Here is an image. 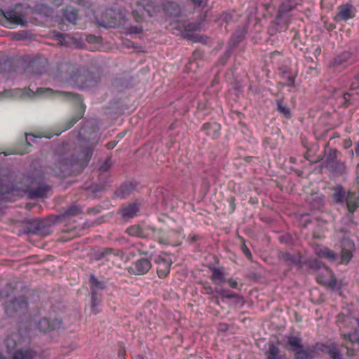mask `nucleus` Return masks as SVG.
Wrapping results in <instances>:
<instances>
[{
    "label": "nucleus",
    "mask_w": 359,
    "mask_h": 359,
    "mask_svg": "<svg viewBox=\"0 0 359 359\" xmlns=\"http://www.w3.org/2000/svg\"><path fill=\"white\" fill-rule=\"evenodd\" d=\"M97 144L99 140L93 139L81 149L58 154L53 167L55 174L67 177L74 172H79L87 165Z\"/></svg>",
    "instance_id": "obj_1"
},
{
    "label": "nucleus",
    "mask_w": 359,
    "mask_h": 359,
    "mask_svg": "<svg viewBox=\"0 0 359 359\" xmlns=\"http://www.w3.org/2000/svg\"><path fill=\"white\" fill-rule=\"evenodd\" d=\"M36 95L50 97H58L63 100H73L81 109V113L76 116H73L65 123L62 131H65L71 128L83 116L85 111V107L80 95L67 91L53 90L49 88H38L36 91Z\"/></svg>",
    "instance_id": "obj_2"
},
{
    "label": "nucleus",
    "mask_w": 359,
    "mask_h": 359,
    "mask_svg": "<svg viewBox=\"0 0 359 359\" xmlns=\"http://www.w3.org/2000/svg\"><path fill=\"white\" fill-rule=\"evenodd\" d=\"M2 18L1 23L6 27L11 28V25L27 27V17L32 13V8L27 4H18L13 8L7 11L1 10Z\"/></svg>",
    "instance_id": "obj_3"
},
{
    "label": "nucleus",
    "mask_w": 359,
    "mask_h": 359,
    "mask_svg": "<svg viewBox=\"0 0 359 359\" xmlns=\"http://www.w3.org/2000/svg\"><path fill=\"white\" fill-rule=\"evenodd\" d=\"M138 5L149 17L157 15L163 10L170 15H177L180 12L177 5L171 2L165 4L162 0H140Z\"/></svg>",
    "instance_id": "obj_4"
},
{
    "label": "nucleus",
    "mask_w": 359,
    "mask_h": 359,
    "mask_svg": "<svg viewBox=\"0 0 359 359\" xmlns=\"http://www.w3.org/2000/svg\"><path fill=\"white\" fill-rule=\"evenodd\" d=\"M79 72V66L75 65L64 62L60 64L56 70L54 72V79L62 83H67L71 86H74L72 79L74 77H80Z\"/></svg>",
    "instance_id": "obj_5"
},
{
    "label": "nucleus",
    "mask_w": 359,
    "mask_h": 359,
    "mask_svg": "<svg viewBox=\"0 0 359 359\" xmlns=\"http://www.w3.org/2000/svg\"><path fill=\"white\" fill-rule=\"evenodd\" d=\"M90 289V308L94 314L97 313V307L102 302L101 292L105 288L104 282L99 280L94 275H90L89 278Z\"/></svg>",
    "instance_id": "obj_6"
},
{
    "label": "nucleus",
    "mask_w": 359,
    "mask_h": 359,
    "mask_svg": "<svg viewBox=\"0 0 359 359\" xmlns=\"http://www.w3.org/2000/svg\"><path fill=\"white\" fill-rule=\"evenodd\" d=\"M78 74L80 77H74L72 81L75 83V86L79 88L92 87L97 82L96 77L85 67H79Z\"/></svg>",
    "instance_id": "obj_7"
},
{
    "label": "nucleus",
    "mask_w": 359,
    "mask_h": 359,
    "mask_svg": "<svg viewBox=\"0 0 359 359\" xmlns=\"http://www.w3.org/2000/svg\"><path fill=\"white\" fill-rule=\"evenodd\" d=\"M154 262L157 265L156 271L159 278H164L170 273L172 260L169 255L161 252L154 257Z\"/></svg>",
    "instance_id": "obj_8"
},
{
    "label": "nucleus",
    "mask_w": 359,
    "mask_h": 359,
    "mask_svg": "<svg viewBox=\"0 0 359 359\" xmlns=\"http://www.w3.org/2000/svg\"><path fill=\"white\" fill-rule=\"evenodd\" d=\"M126 231L128 235L132 236L141 238H150L154 236L156 229L145 223H141L129 226Z\"/></svg>",
    "instance_id": "obj_9"
},
{
    "label": "nucleus",
    "mask_w": 359,
    "mask_h": 359,
    "mask_svg": "<svg viewBox=\"0 0 359 359\" xmlns=\"http://www.w3.org/2000/svg\"><path fill=\"white\" fill-rule=\"evenodd\" d=\"M317 282L324 286L331 289H334L337 286V280L332 271L327 266H323L322 271L317 274Z\"/></svg>",
    "instance_id": "obj_10"
},
{
    "label": "nucleus",
    "mask_w": 359,
    "mask_h": 359,
    "mask_svg": "<svg viewBox=\"0 0 359 359\" xmlns=\"http://www.w3.org/2000/svg\"><path fill=\"white\" fill-rule=\"evenodd\" d=\"M27 307V302L22 297L15 298L13 301L6 302L5 304V311L9 316H12L18 312L25 311Z\"/></svg>",
    "instance_id": "obj_11"
},
{
    "label": "nucleus",
    "mask_w": 359,
    "mask_h": 359,
    "mask_svg": "<svg viewBox=\"0 0 359 359\" xmlns=\"http://www.w3.org/2000/svg\"><path fill=\"white\" fill-rule=\"evenodd\" d=\"M151 267V261L147 258H140L135 261L129 266L128 271L134 275L146 274Z\"/></svg>",
    "instance_id": "obj_12"
},
{
    "label": "nucleus",
    "mask_w": 359,
    "mask_h": 359,
    "mask_svg": "<svg viewBox=\"0 0 359 359\" xmlns=\"http://www.w3.org/2000/svg\"><path fill=\"white\" fill-rule=\"evenodd\" d=\"M325 167L329 168L331 171L337 173H342L344 170V163H340L337 160V151H330L325 160L323 162Z\"/></svg>",
    "instance_id": "obj_13"
},
{
    "label": "nucleus",
    "mask_w": 359,
    "mask_h": 359,
    "mask_svg": "<svg viewBox=\"0 0 359 359\" xmlns=\"http://www.w3.org/2000/svg\"><path fill=\"white\" fill-rule=\"evenodd\" d=\"M61 326L62 320L57 318H43L38 323L39 329L43 332L59 329Z\"/></svg>",
    "instance_id": "obj_14"
},
{
    "label": "nucleus",
    "mask_w": 359,
    "mask_h": 359,
    "mask_svg": "<svg viewBox=\"0 0 359 359\" xmlns=\"http://www.w3.org/2000/svg\"><path fill=\"white\" fill-rule=\"evenodd\" d=\"M338 13L334 19L336 21H346L355 17V9L351 4H343L337 8Z\"/></svg>",
    "instance_id": "obj_15"
},
{
    "label": "nucleus",
    "mask_w": 359,
    "mask_h": 359,
    "mask_svg": "<svg viewBox=\"0 0 359 359\" xmlns=\"http://www.w3.org/2000/svg\"><path fill=\"white\" fill-rule=\"evenodd\" d=\"M140 211V205L137 203H130L121 206L119 213L125 219H131L137 216Z\"/></svg>",
    "instance_id": "obj_16"
},
{
    "label": "nucleus",
    "mask_w": 359,
    "mask_h": 359,
    "mask_svg": "<svg viewBox=\"0 0 359 359\" xmlns=\"http://www.w3.org/2000/svg\"><path fill=\"white\" fill-rule=\"evenodd\" d=\"M352 53L348 51H344L337 55L332 60L331 65L333 67H345L355 62Z\"/></svg>",
    "instance_id": "obj_17"
},
{
    "label": "nucleus",
    "mask_w": 359,
    "mask_h": 359,
    "mask_svg": "<svg viewBox=\"0 0 359 359\" xmlns=\"http://www.w3.org/2000/svg\"><path fill=\"white\" fill-rule=\"evenodd\" d=\"M302 0H284L278 9V15L280 17L288 13L302 4Z\"/></svg>",
    "instance_id": "obj_18"
},
{
    "label": "nucleus",
    "mask_w": 359,
    "mask_h": 359,
    "mask_svg": "<svg viewBox=\"0 0 359 359\" xmlns=\"http://www.w3.org/2000/svg\"><path fill=\"white\" fill-rule=\"evenodd\" d=\"M345 201L349 213L353 215L359 207V196H357L355 193L349 191L347 194Z\"/></svg>",
    "instance_id": "obj_19"
},
{
    "label": "nucleus",
    "mask_w": 359,
    "mask_h": 359,
    "mask_svg": "<svg viewBox=\"0 0 359 359\" xmlns=\"http://www.w3.org/2000/svg\"><path fill=\"white\" fill-rule=\"evenodd\" d=\"M315 252L320 258H325L329 261H334L337 257V254L327 247L318 246L315 249Z\"/></svg>",
    "instance_id": "obj_20"
},
{
    "label": "nucleus",
    "mask_w": 359,
    "mask_h": 359,
    "mask_svg": "<svg viewBox=\"0 0 359 359\" xmlns=\"http://www.w3.org/2000/svg\"><path fill=\"white\" fill-rule=\"evenodd\" d=\"M278 256L283 262L290 266L297 265L300 262V257L297 254H292L287 252H280Z\"/></svg>",
    "instance_id": "obj_21"
},
{
    "label": "nucleus",
    "mask_w": 359,
    "mask_h": 359,
    "mask_svg": "<svg viewBox=\"0 0 359 359\" xmlns=\"http://www.w3.org/2000/svg\"><path fill=\"white\" fill-rule=\"evenodd\" d=\"M220 126L216 123H205L203 126V130L205 134L212 139H216L219 136Z\"/></svg>",
    "instance_id": "obj_22"
},
{
    "label": "nucleus",
    "mask_w": 359,
    "mask_h": 359,
    "mask_svg": "<svg viewBox=\"0 0 359 359\" xmlns=\"http://www.w3.org/2000/svg\"><path fill=\"white\" fill-rule=\"evenodd\" d=\"M36 352L30 348L16 350L12 355V359H32Z\"/></svg>",
    "instance_id": "obj_23"
},
{
    "label": "nucleus",
    "mask_w": 359,
    "mask_h": 359,
    "mask_svg": "<svg viewBox=\"0 0 359 359\" xmlns=\"http://www.w3.org/2000/svg\"><path fill=\"white\" fill-rule=\"evenodd\" d=\"M211 271L212 274L210 278L215 285H219L221 283L226 282L224 272L222 269L214 267Z\"/></svg>",
    "instance_id": "obj_24"
},
{
    "label": "nucleus",
    "mask_w": 359,
    "mask_h": 359,
    "mask_svg": "<svg viewBox=\"0 0 359 359\" xmlns=\"http://www.w3.org/2000/svg\"><path fill=\"white\" fill-rule=\"evenodd\" d=\"M48 190V188L46 185L40 184L36 188H30L29 189V194L32 198H42L46 195Z\"/></svg>",
    "instance_id": "obj_25"
},
{
    "label": "nucleus",
    "mask_w": 359,
    "mask_h": 359,
    "mask_svg": "<svg viewBox=\"0 0 359 359\" xmlns=\"http://www.w3.org/2000/svg\"><path fill=\"white\" fill-rule=\"evenodd\" d=\"M135 188V185L131 182L124 183L117 190L116 195L121 198H126L130 194Z\"/></svg>",
    "instance_id": "obj_26"
},
{
    "label": "nucleus",
    "mask_w": 359,
    "mask_h": 359,
    "mask_svg": "<svg viewBox=\"0 0 359 359\" xmlns=\"http://www.w3.org/2000/svg\"><path fill=\"white\" fill-rule=\"evenodd\" d=\"M34 12L41 17H50L53 13V10L46 4H36L32 13Z\"/></svg>",
    "instance_id": "obj_27"
},
{
    "label": "nucleus",
    "mask_w": 359,
    "mask_h": 359,
    "mask_svg": "<svg viewBox=\"0 0 359 359\" xmlns=\"http://www.w3.org/2000/svg\"><path fill=\"white\" fill-rule=\"evenodd\" d=\"M64 17L69 22L76 24V22L78 20V12L74 8L67 7L64 11Z\"/></svg>",
    "instance_id": "obj_28"
},
{
    "label": "nucleus",
    "mask_w": 359,
    "mask_h": 359,
    "mask_svg": "<svg viewBox=\"0 0 359 359\" xmlns=\"http://www.w3.org/2000/svg\"><path fill=\"white\" fill-rule=\"evenodd\" d=\"M277 111L283 114L285 118H289L291 116L290 108L284 104L282 100H277Z\"/></svg>",
    "instance_id": "obj_29"
},
{
    "label": "nucleus",
    "mask_w": 359,
    "mask_h": 359,
    "mask_svg": "<svg viewBox=\"0 0 359 359\" xmlns=\"http://www.w3.org/2000/svg\"><path fill=\"white\" fill-rule=\"evenodd\" d=\"M333 200L337 203H343L345 200V192L342 187H338L334 189L332 196Z\"/></svg>",
    "instance_id": "obj_30"
},
{
    "label": "nucleus",
    "mask_w": 359,
    "mask_h": 359,
    "mask_svg": "<svg viewBox=\"0 0 359 359\" xmlns=\"http://www.w3.org/2000/svg\"><path fill=\"white\" fill-rule=\"evenodd\" d=\"M215 292L219 294L222 298H226L229 299H233L238 297V295L235 292L230 291L229 290H226L223 288H215Z\"/></svg>",
    "instance_id": "obj_31"
},
{
    "label": "nucleus",
    "mask_w": 359,
    "mask_h": 359,
    "mask_svg": "<svg viewBox=\"0 0 359 359\" xmlns=\"http://www.w3.org/2000/svg\"><path fill=\"white\" fill-rule=\"evenodd\" d=\"M287 344L290 345V348L293 352L299 350L303 346L301 339L297 337H289Z\"/></svg>",
    "instance_id": "obj_32"
},
{
    "label": "nucleus",
    "mask_w": 359,
    "mask_h": 359,
    "mask_svg": "<svg viewBox=\"0 0 359 359\" xmlns=\"http://www.w3.org/2000/svg\"><path fill=\"white\" fill-rule=\"evenodd\" d=\"M297 359H311V353L309 349H304L303 346L294 352Z\"/></svg>",
    "instance_id": "obj_33"
},
{
    "label": "nucleus",
    "mask_w": 359,
    "mask_h": 359,
    "mask_svg": "<svg viewBox=\"0 0 359 359\" xmlns=\"http://www.w3.org/2000/svg\"><path fill=\"white\" fill-rule=\"evenodd\" d=\"M267 359H281L278 348L273 344L269 346L267 353Z\"/></svg>",
    "instance_id": "obj_34"
},
{
    "label": "nucleus",
    "mask_w": 359,
    "mask_h": 359,
    "mask_svg": "<svg viewBox=\"0 0 359 359\" xmlns=\"http://www.w3.org/2000/svg\"><path fill=\"white\" fill-rule=\"evenodd\" d=\"M327 352L332 359H342L340 351L334 344L329 346Z\"/></svg>",
    "instance_id": "obj_35"
},
{
    "label": "nucleus",
    "mask_w": 359,
    "mask_h": 359,
    "mask_svg": "<svg viewBox=\"0 0 359 359\" xmlns=\"http://www.w3.org/2000/svg\"><path fill=\"white\" fill-rule=\"evenodd\" d=\"M81 209L77 205L69 207L64 212L65 217H73L79 215L81 213Z\"/></svg>",
    "instance_id": "obj_36"
},
{
    "label": "nucleus",
    "mask_w": 359,
    "mask_h": 359,
    "mask_svg": "<svg viewBox=\"0 0 359 359\" xmlns=\"http://www.w3.org/2000/svg\"><path fill=\"white\" fill-rule=\"evenodd\" d=\"M12 191V187L6 184L3 179L0 178V196L6 198V195H8Z\"/></svg>",
    "instance_id": "obj_37"
},
{
    "label": "nucleus",
    "mask_w": 359,
    "mask_h": 359,
    "mask_svg": "<svg viewBox=\"0 0 359 359\" xmlns=\"http://www.w3.org/2000/svg\"><path fill=\"white\" fill-rule=\"evenodd\" d=\"M281 77L287 81L286 85L287 86H293L295 81V76L291 75L290 73L286 69H283L281 72Z\"/></svg>",
    "instance_id": "obj_38"
},
{
    "label": "nucleus",
    "mask_w": 359,
    "mask_h": 359,
    "mask_svg": "<svg viewBox=\"0 0 359 359\" xmlns=\"http://www.w3.org/2000/svg\"><path fill=\"white\" fill-rule=\"evenodd\" d=\"M307 266L313 270L314 271H319L323 269V266H325L320 261L317 259H311L306 262Z\"/></svg>",
    "instance_id": "obj_39"
},
{
    "label": "nucleus",
    "mask_w": 359,
    "mask_h": 359,
    "mask_svg": "<svg viewBox=\"0 0 359 359\" xmlns=\"http://www.w3.org/2000/svg\"><path fill=\"white\" fill-rule=\"evenodd\" d=\"M352 253L350 250L343 249L341 252V263L347 264L352 258Z\"/></svg>",
    "instance_id": "obj_40"
},
{
    "label": "nucleus",
    "mask_w": 359,
    "mask_h": 359,
    "mask_svg": "<svg viewBox=\"0 0 359 359\" xmlns=\"http://www.w3.org/2000/svg\"><path fill=\"white\" fill-rule=\"evenodd\" d=\"M201 292L205 294H212L215 292V289H213L209 283L205 282L203 283Z\"/></svg>",
    "instance_id": "obj_41"
},
{
    "label": "nucleus",
    "mask_w": 359,
    "mask_h": 359,
    "mask_svg": "<svg viewBox=\"0 0 359 359\" xmlns=\"http://www.w3.org/2000/svg\"><path fill=\"white\" fill-rule=\"evenodd\" d=\"M113 252L114 249L112 248H104L97 254V259H101L107 255L112 254Z\"/></svg>",
    "instance_id": "obj_42"
},
{
    "label": "nucleus",
    "mask_w": 359,
    "mask_h": 359,
    "mask_svg": "<svg viewBox=\"0 0 359 359\" xmlns=\"http://www.w3.org/2000/svg\"><path fill=\"white\" fill-rule=\"evenodd\" d=\"M111 166V161L110 158H107L104 162L100 165V170L102 172H107L109 170Z\"/></svg>",
    "instance_id": "obj_43"
},
{
    "label": "nucleus",
    "mask_w": 359,
    "mask_h": 359,
    "mask_svg": "<svg viewBox=\"0 0 359 359\" xmlns=\"http://www.w3.org/2000/svg\"><path fill=\"white\" fill-rule=\"evenodd\" d=\"M344 338L346 339L348 338V340L353 344L355 345V344H356L357 342L359 341V337L358 336L357 334L355 333H353V334H348V336L345 335L344 336Z\"/></svg>",
    "instance_id": "obj_44"
},
{
    "label": "nucleus",
    "mask_w": 359,
    "mask_h": 359,
    "mask_svg": "<svg viewBox=\"0 0 359 359\" xmlns=\"http://www.w3.org/2000/svg\"><path fill=\"white\" fill-rule=\"evenodd\" d=\"M142 29L139 26H130L127 29V32L128 34H139L142 32Z\"/></svg>",
    "instance_id": "obj_45"
},
{
    "label": "nucleus",
    "mask_w": 359,
    "mask_h": 359,
    "mask_svg": "<svg viewBox=\"0 0 359 359\" xmlns=\"http://www.w3.org/2000/svg\"><path fill=\"white\" fill-rule=\"evenodd\" d=\"M241 250L248 259H252V254L245 243H243V245H241Z\"/></svg>",
    "instance_id": "obj_46"
},
{
    "label": "nucleus",
    "mask_w": 359,
    "mask_h": 359,
    "mask_svg": "<svg viewBox=\"0 0 359 359\" xmlns=\"http://www.w3.org/2000/svg\"><path fill=\"white\" fill-rule=\"evenodd\" d=\"M11 288V285H8L6 286V290H2L0 291V298L8 297L9 296L8 290Z\"/></svg>",
    "instance_id": "obj_47"
},
{
    "label": "nucleus",
    "mask_w": 359,
    "mask_h": 359,
    "mask_svg": "<svg viewBox=\"0 0 359 359\" xmlns=\"http://www.w3.org/2000/svg\"><path fill=\"white\" fill-rule=\"evenodd\" d=\"M226 281L229 283V286L231 288H237L238 287V282L232 278H229L228 280H226Z\"/></svg>",
    "instance_id": "obj_48"
},
{
    "label": "nucleus",
    "mask_w": 359,
    "mask_h": 359,
    "mask_svg": "<svg viewBox=\"0 0 359 359\" xmlns=\"http://www.w3.org/2000/svg\"><path fill=\"white\" fill-rule=\"evenodd\" d=\"M133 15L137 22H140L142 20V16L139 14V12L137 10H134L133 11Z\"/></svg>",
    "instance_id": "obj_49"
},
{
    "label": "nucleus",
    "mask_w": 359,
    "mask_h": 359,
    "mask_svg": "<svg viewBox=\"0 0 359 359\" xmlns=\"http://www.w3.org/2000/svg\"><path fill=\"white\" fill-rule=\"evenodd\" d=\"M228 201L229 202V204H230L231 212H233L236 208L235 198L230 197L228 198Z\"/></svg>",
    "instance_id": "obj_50"
},
{
    "label": "nucleus",
    "mask_w": 359,
    "mask_h": 359,
    "mask_svg": "<svg viewBox=\"0 0 359 359\" xmlns=\"http://www.w3.org/2000/svg\"><path fill=\"white\" fill-rule=\"evenodd\" d=\"M352 142L350 139H346L343 142V146L344 149H348L351 147Z\"/></svg>",
    "instance_id": "obj_51"
},
{
    "label": "nucleus",
    "mask_w": 359,
    "mask_h": 359,
    "mask_svg": "<svg viewBox=\"0 0 359 359\" xmlns=\"http://www.w3.org/2000/svg\"><path fill=\"white\" fill-rule=\"evenodd\" d=\"M116 145V142L115 141H111L106 144V147L108 149H112L115 147Z\"/></svg>",
    "instance_id": "obj_52"
},
{
    "label": "nucleus",
    "mask_w": 359,
    "mask_h": 359,
    "mask_svg": "<svg viewBox=\"0 0 359 359\" xmlns=\"http://www.w3.org/2000/svg\"><path fill=\"white\" fill-rule=\"evenodd\" d=\"M198 237V236L197 235L191 234L189 236V239L190 240L191 242H195L196 241H197Z\"/></svg>",
    "instance_id": "obj_53"
},
{
    "label": "nucleus",
    "mask_w": 359,
    "mask_h": 359,
    "mask_svg": "<svg viewBox=\"0 0 359 359\" xmlns=\"http://www.w3.org/2000/svg\"><path fill=\"white\" fill-rule=\"evenodd\" d=\"M25 35V32L24 31H21L20 32H18V34H16V39H20L22 38H23Z\"/></svg>",
    "instance_id": "obj_54"
},
{
    "label": "nucleus",
    "mask_w": 359,
    "mask_h": 359,
    "mask_svg": "<svg viewBox=\"0 0 359 359\" xmlns=\"http://www.w3.org/2000/svg\"><path fill=\"white\" fill-rule=\"evenodd\" d=\"M11 343L13 344V346H15L14 340L13 339V338L8 337L6 339V344H7V346H8V348L10 347Z\"/></svg>",
    "instance_id": "obj_55"
},
{
    "label": "nucleus",
    "mask_w": 359,
    "mask_h": 359,
    "mask_svg": "<svg viewBox=\"0 0 359 359\" xmlns=\"http://www.w3.org/2000/svg\"><path fill=\"white\" fill-rule=\"evenodd\" d=\"M355 152L357 156H359V142L355 144Z\"/></svg>",
    "instance_id": "obj_56"
},
{
    "label": "nucleus",
    "mask_w": 359,
    "mask_h": 359,
    "mask_svg": "<svg viewBox=\"0 0 359 359\" xmlns=\"http://www.w3.org/2000/svg\"><path fill=\"white\" fill-rule=\"evenodd\" d=\"M57 38L60 41H62L65 40V35L64 34H60L57 35Z\"/></svg>",
    "instance_id": "obj_57"
},
{
    "label": "nucleus",
    "mask_w": 359,
    "mask_h": 359,
    "mask_svg": "<svg viewBox=\"0 0 359 359\" xmlns=\"http://www.w3.org/2000/svg\"><path fill=\"white\" fill-rule=\"evenodd\" d=\"M203 1L204 0H194V3L196 4H198V6L202 5V4L203 3Z\"/></svg>",
    "instance_id": "obj_58"
},
{
    "label": "nucleus",
    "mask_w": 359,
    "mask_h": 359,
    "mask_svg": "<svg viewBox=\"0 0 359 359\" xmlns=\"http://www.w3.org/2000/svg\"><path fill=\"white\" fill-rule=\"evenodd\" d=\"M74 1L77 2L79 4H84L86 0H74Z\"/></svg>",
    "instance_id": "obj_59"
},
{
    "label": "nucleus",
    "mask_w": 359,
    "mask_h": 359,
    "mask_svg": "<svg viewBox=\"0 0 359 359\" xmlns=\"http://www.w3.org/2000/svg\"><path fill=\"white\" fill-rule=\"evenodd\" d=\"M100 26H102V27H114V25H105V24H104V23H100Z\"/></svg>",
    "instance_id": "obj_60"
},
{
    "label": "nucleus",
    "mask_w": 359,
    "mask_h": 359,
    "mask_svg": "<svg viewBox=\"0 0 359 359\" xmlns=\"http://www.w3.org/2000/svg\"><path fill=\"white\" fill-rule=\"evenodd\" d=\"M349 96H350V95H349L348 93H345V94L344 95V100L346 101V100H347V99H348V97Z\"/></svg>",
    "instance_id": "obj_61"
},
{
    "label": "nucleus",
    "mask_w": 359,
    "mask_h": 359,
    "mask_svg": "<svg viewBox=\"0 0 359 359\" xmlns=\"http://www.w3.org/2000/svg\"><path fill=\"white\" fill-rule=\"evenodd\" d=\"M243 34L240 33L239 39L238 40V42H239L243 38Z\"/></svg>",
    "instance_id": "obj_62"
},
{
    "label": "nucleus",
    "mask_w": 359,
    "mask_h": 359,
    "mask_svg": "<svg viewBox=\"0 0 359 359\" xmlns=\"http://www.w3.org/2000/svg\"><path fill=\"white\" fill-rule=\"evenodd\" d=\"M357 173L358 175V176H359V165H358V168H357Z\"/></svg>",
    "instance_id": "obj_63"
},
{
    "label": "nucleus",
    "mask_w": 359,
    "mask_h": 359,
    "mask_svg": "<svg viewBox=\"0 0 359 359\" xmlns=\"http://www.w3.org/2000/svg\"><path fill=\"white\" fill-rule=\"evenodd\" d=\"M355 345H357L358 348L359 349V341H358V342H357L356 344H355Z\"/></svg>",
    "instance_id": "obj_64"
}]
</instances>
